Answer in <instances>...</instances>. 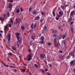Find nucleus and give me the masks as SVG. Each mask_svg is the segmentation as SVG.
Segmentation results:
<instances>
[{
    "label": "nucleus",
    "mask_w": 75,
    "mask_h": 75,
    "mask_svg": "<svg viewBox=\"0 0 75 75\" xmlns=\"http://www.w3.org/2000/svg\"><path fill=\"white\" fill-rule=\"evenodd\" d=\"M28 74L29 75H32V74H31V72H28Z\"/></svg>",
    "instance_id": "52"
},
{
    "label": "nucleus",
    "mask_w": 75,
    "mask_h": 75,
    "mask_svg": "<svg viewBox=\"0 0 75 75\" xmlns=\"http://www.w3.org/2000/svg\"><path fill=\"white\" fill-rule=\"evenodd\" d=\"M7 15L8 16H10V14L9 13V12H7L6 13Z\"/></svg>",
    "instance_id": "43"
},
{
    "label": "nucleus",
    "mask_w": 75,
    "mask_h": 75,
    "mask_svg": "<svg viewBox=\"0 0 75 75\" xmlns=\"http://www.w3.org/2000/svg\"><path fill=\"white\" fill-rule=\"evenodd\" d=\"M41 71L43 73H44V70H43V69H42Z\"/></svg>",
    "instance_id": "58"
},
{
    "label": "nucleus",
    "mask_w": 75,
    "mask_h": 75,
    "mask_svg": "<svg viewBox=\"0 0 75 75\" xmlns=\"http://www.w3.org/2000/svg\"><path fill=\"white\" fill-rule=\"evenodd\" d=\"M74 61H71L70 63V64L71 65H72V64H74Z\"/></svg>",
    "instance_id": "33"
},
{
    "label": "nucleus",
    "mask_w": 75,
    "mask_h": 75,
    "mask_svg": "<svg viewBox=\"0 0 75 75\" xmlns=\"http://www.w3.org/2000/svg\"><path fill=\"white\" fill-rule=\"evenodd\" d=\"M14 72H17V70L16 69H14Z\"/></svg>",
    "instance_id": "57"
},
{
    "label": "nucleus",
    "mask_w": 75,
    "mask_h": 75,
    "mask_svg": "<svg viewBox=\"0 0 75 75\" xmlns=\"http://www.w3.org/2000/svg\"><path fill=\"white\" fill-rule=\"evenodd\" d=\"M44 20L43 19H40V23H42V21Z\"/></svg>",
    "instance_id": "46"
},
{
    "label": "nucleus",
    "mask_w": 75,
    "mask_h": 75,
    "mask_svg": "<svg viewBox=\"0 0 75 75\" xmlns=\"http://www.w3.org/2000/svg\"><path fill=\"white\" fill-rule=\"evenodd\" d=\"M27 61H31V55H28V57H27Z\"/></svg>",
    "instance_id": "7"
},
{
    "label": "nucleus",
    "mask_w": 75,
    "mask_h": 75,
    "mask_svg": "<svg viewBox=\"0 0 75 75\" xmlns=\"http://www.w3.org/2000/svg\"><path fill=\"white\" fill-rule=\"evenodd\" d=\"M56 19L57 20H59V18H58L57 17H56Z\"/></svg>",
    "instance_id": "59"
},
{
    "label": "nucleus",
    "mask_w": 75,
    "mask_h": 75,
    "mask_svg": "<svg viewBox=\"0 0 75 75\" xmlns=\"http://www.w3.org/2000/svg\"><path fill=\"white\" fill-rule=\"evenodd\" d=\"M57 38H54V41L55 42L57 41Z\"/></svg>",
    "instance_id": "41"
},
{
    "label": "nucleus",
    "mask_w": 75,
    "mask_h": 75,
    "mask_svg": "<svg viewBox=\"0 0 75 75\" xmlns=\"http://www.w3.org/2000/svg\"><path fill=\"white\" fill-rule=\"evenodd\" d=\"M53 37H54V38H57V35L55 34L53 35Z\"/></svg>",
    "instance_id": "29"
},
{
    "label": "nucleus",
    "mask_w": 75,
    "mask_h": 75,
    "mask_svg": "<svg viewBox=\"0 0 75 75\" xmlns=\"http://www.w3.org/2000/svg\"><path fill=\"white\" fill-rule=\"evenodd\" d=\"M64 56L61 55H60L59 57V58L60 59H64Z\"/></svg>",
    "instance_id": "14"
},
{
    "label": "nucleus",
    "mask_w": 75,
    "mask_h": 75,
    "mask_svg": "<svg viewBox=\"0 0 75 75\" xmlns=\"http://www.w3.org/2000/svg\"><path fill=\"white\" fill-rule=\"evenodd\" d=\"M11 25H12L11 24H8V26L9 27H10V28H11Z\"/></svg>",
    "instance_id": "30"
},
{
    "label": "nucleus",
    "mask_w": 75,
    "mask_h": 75,
    "mask_svg": "<svg viewBox=\"0 0 75 75\" xmlns=\"http://www.w3.org/2000/svg\"><path fill=\"white\" fill-rule=\"evenodd\" d=\"M23 65H25V66H27V65L26 64H23Z\"/></svg>",
    "instance_id": "63"
},
{
    "label": "nucleus",
    "mask_w": 75,
    "mask_h": 75,
    "mask_svg": "<svg viewBox=\"0 0 75 75\" xmlns=\"http://www.w3.org/2000/svg\"><path fill=\"white\" fill-rule=\"evenodd\" d=\"M62 38V35L59 34V40H61Z\"/></svg>",
    "instance_id": "22"
},
{
    "label": "nucleus",
    "mask_w": 75,
    "mask_h": 75,
    "mask_svg": "<svg viewBox=\"0 0 75 75\" xmlns=\"http://www.w3.org/2000/svg\"><path fill=\"white\" fill-rule=\"evenodd\" d=\"M58 28L59 30H61V29H62V26H60Z\"/></svg>",
    "instance_id": "28"
},
{
    "label": "nucleus",
    "mask_w": 75,
    "mask_h": 75,
    "mask_svg": "<svg viewBox=\"0 0 75 75\" xmlns=\"http://www.w3.org/2000/svg\"><path fill=\"white\" fill-rule=\"evenodd\" d=\"M73 7L74 8H75V5H74L73 6Z\"/></svg>",
    "instance_id": "64"
},
{
    "label": "nucleus",
    "mask_w": 75,
    "mask_h": 75,
    "mask_svg": "<svg viewBox=\"0 0 75 75\" xmlns=\"http://www.w3.org/2000/svg\"><path fill=\"white\" fill-rule=\"evenodd\" d=\"M70 30L71 31V34H74V31L73 28H71Z\"/></svg>",
    "instance_id": "15"
},
{
    "label": "nucleus",
    "mask_w": 75,
    "mask_h": 75,
    "mask_svg": "<svg viewBox=\"0 0 75 75\" xmlns=\"http://www.w3.org/2000/svg\"><path fill=\"white\" fill-rule=\"evenodd\" d=\"M20 8L21 10V11H24L23 8Z\"/></svg>",
    "instance_id": "42"
},
{
    "label": "nucleus",
    "mask_w": 75,
    "mask_h": 75,
    "mask_svg": "<svg viewBox=\"0 0 75 75\" xmlns=\"http://www.w3.org/2000/svg\"><path fill=\"white\" fill-rule=\"evenodd\" d=\"M31 28H32V30H33V24H32L31 26Z\"/></svg>",
    "instance_id": "40"
},
{
    "label": "nucleus",
    "mask_w": 75,
    "mask_h": 75,
    "mask_svg": "<svg viewBox=\"0 0 75 75\" xmlns=\"http://www.w3.org/2000/svg\"><path fill=\"white\" fill-rule=\"evenodd\" d=\"M40 56L41 58H42V59L44 58V54H40Z\"/></svg>",
    "instance_id": "16"
},
{
    "label": "nucleus",
    "mask_w": 75,
    "mask_h": 75,
    "mask_svg": "<svg viewBox=\"0 0 75 75\" xmlns=\"http://www.w3.org/2000/svg\"><path fill=\"white\" fill-rule=\"evenodd\" d=\"M9 2L10 3H13V0H11L9 1Z\"/></svg>",
    "instance_id": "53"
},
{
    "label": "nucleus",
    "mask_w": 75,
    "mask_h": 75,
    "mask_svg": "<svg viewBox=\"0 0 75 75\" xmlns=\"http://www.w3.org/2000/svg\"><path fill=\"white\" fill-rule=\"evenodd\" d=\"M47 45H48V46H50L52 44L51 43H50V42H48Z\"/></svg>",
    "instance_id": "35"
},
{
    "label": "nucleus",
    "mask_w": 75,
    "mask_h": 75,
    "mask_svg": "<svg viewBox=\"0 0 75 75\" xmlns=\"http://www.w3.org/2000/svg\"><path fill=\"white\" fill-rule=\"evenodd\" d=\"M9 8H13V4L12 3H9Z\"/></svg>",
    "instance_id": "11"
},
{
    "label": "nucleus",
    "mask_w": 75,
    "mask_h": 75,
    "mask_svg": "<svg viewBox=\"0 0 75 75\" xmlns=\"http://www.w3.org/2000/svg\"><path fill=\"white\" fill-rule=\"evenodd\" d=\"M62 44H64V45H65V44H66V42L65 41V40H63L62 41Z\"/></svg>",
    "instance_id": "19"
},
{
    "label": "nucleus",
    "mask_w": 75,
    "mask_h": 75,
    "mask_svg": "<svg viewBox=\"0 0 75 75\" xmlns=\"http://www.w3.org/2000/svg\"><path fill=\"white\" fill-rule=\"evenodd\" d=\"M47 28V26H45V25L44 26V27L43 28V30H45V31H46Z\"/></svg>",
    "instance_id": "17"
},
{
    "label": "nucleus",
    "mask_w": 75,
    "mask_h": 75,
    "mask_svg": "<svg viewBox=\"0 0 75 75\" xmlns=\"http://www.w3.org/2000/svg\"><path fill=\"white\" fill-rule=\"evenodd\" d=\"M53 16L54 17H55V12H53Z\"/></svg>",
    "instance_id": "50"
},
{
    "label": "nucleus",
    "mask_w": 75,
    "mask_h": 75,
    "mask_svg": "<svg viewBox=\"0 0 75 75\" xmlns=\"http://www.w3.org/2000/svg\"><path fill=\"white\" fill-rule=\"evenodd\" d=\"M10 67H11V68H16V67H13V66H10Z\"/></svg>",
    "instance_id": "56"
},
{
    "label": "nucleus",
    "mask_w": 75,
    "mask_h": 75,
    "mask_svg": "<svg viewBox=\"0 0 75 75\" xmlns=\"http://www.w3.org/2000/svg\"><path fill=\"white\" fill-rule=\"evenodd\" d=\"M71 24H73V22L72 21L70 23Z\"/></svg>",
    "instance_id": "62"
},
{
    "label": "nucleus",
    "mask_w": 75,
    "mask_h": 75,
    "mask_svg": "<svg viewBox=\"0 0 75 75\" xmlns=\"http://www.w3.org/2000/svg\"><path fill=\"white\" fill-rule=\"evenodd\" d=\"M72 18H69L68 20V22H69V23H70V22H71V21H72Z\"/></svg>",
    "instance_id": "18"
},
{
    "label": "nucleus",
    "mask_w": 75,
    "mask_h": 75,
    "mask_svg": "<svg viewBox=\"0 0 75 75\" xmlns=\"http://www.w3.org/2000/svg\"><path fill=\"white\" fill-rule=\"evenodd\" d=\"M12 49H13V50H14V51H16V48H15L13 46H12Z\"/></svg>",
    "instance_id": "26"
},
{
    "label": "nucleus",
    "mask_w": 75,
    "mask_h": 75,
    "mask_svg": "<svg viewBox=\"0 0 75 75\" xmlns=\"http://www.w3.org/2000/svg\"><path fill=\"white\" fill-rule=\"evenodd\" d=\"M74 13H75V11H71L70 14V16H73V15L74 14Z\"/></svg>",
    "instance_id": "12"
},
{
    "label": "nucleus",
    "mask_w": 75,
    "mask_h": 75,
    "mask_svg": "<svg viewBox=\"0 0 75 75\" xmlns=\"http://www.w3.org/2000/svg\"><path fill=\"white\" fill-rule=\"evenodd\" d=\"M44 39H45L44 36H42L40 38V40L41 41H40L39 42V43L41 44H43L44 42Z\"/></svg>",
    "instance_id": "1"
},
{
    "label": "nucleus",
    "mask_w": 75,
    "mask_h": 75,
    "mask_svg": "<svg viewBox=\"0 0 75 75\" xmlns=\"http://www.w3.org/2000/svg\"><path fill=\"white\" fill-rule=\"evenodd\" d=\"M69 54L70 55H71V56H72L73 58L75 57V53L73 51L70 52Z\"/></svg>",
    "instance_id": "4"
},
{
    "label": "nucleus",
    "mask_w": 75,
    "mask_h": 75,
    "mask_svg": "<svg viewBox=\"0 0 75 75\" xmlns=\"http://www.w3.org/2000/svg\"><path fill=\"white\" fill-rule=\"evenodd\" d=\"M59 52L60 53H62V50H60L59 51Z\"/></svg>",
    "instance_id": "51"
},
{
    "label": "nucleus",
    "mask_w": 75,
    "mask_h": 75,
    "mask_svg": "<svg viewBox=\"0 0 75 75\" xmlns=\"http://www.w3.org/2000/svg\"><path fill=\"white\" fill-rule=\"evenodd\" d=\"M53 64H54V65H57V64L55 63V60L54 59H53Z\"/></svg>",
    "instance_id": "38"
},
{
    "label": "nucleus",
    "mask_w": 75,
    "mask_h": 75,
    "mask_svg": "<svg viewBox=\"0 0 75 75\" xmlns=\"http://www.w3.org/2000/svg\"><path fill=\"white\" fill-rule=\"evenodd\" d=\"M52 33L54 34H56V33H57L58 31L56 30H54L52 31Z\"/></svg>",
    "instance_id": "13"
},
{
    "label": "nucleus",
    "mask_w": 75,
    "mask_h": 75,
    "mask_svg": "<svg viewBox=\"0 0 75 75\" xmlns=\"http://www.w3.org/2000/svg\"><path fill=\"white\" fill-rule=\"evenodd\" d=\"M20 9H17L16 11V12L17 13H18H18H20Z\"/></svg>",
    "instance_id": "20"
},
{
    "label": "nucleus",
    "mask_w": 75,
    "mask_h": 75,
    "mask_svg": "<svg viewBox=\"0 0 75 75\" xmlns=\"http://www.w3.org/2000/svg\"><path fill=\"white\" fill-rule=\"evenodd\" d=\"M65 37H66V35H63L62 37V38L64 40L65 38Z\"/></svg>",
    "instance_id": "32"
},
{
    "label": "nucleus",
    "mask_w": 75,
    "mask_h": 75,
    "mask_svg": "<svg viewBox=\"0 0 75 75\" xmlns=\"http://www.w3.org/2000/svg\"><path fill=\"white\" fill-rule=\"evenodd\" d=\"M44 62L45 63L46 65H47V61L46 60H44Z\"/></svg>",
    "instance_id": "47"
},
{
    "label": "nucleus",
    "mask_w": 75,
    "mask_h": 75,
    "mask_svg": "<svg viewBox=\"0 0 75 75\" xmlns=\"http://www.w3.org/2000/svg\"><path fill=\"white\" fill-rule=\"evenodd\" d=\"M40 18V17L39 16H37L34 19V20H35V21H38V20H39Z\"/></svg>",
    "instance_id": "9"
},
{
    "label": "nucleus",
    "mask_w": 75,
    "mask_h": 75,
    "mask_svg": "<svg viewBox=\"0 0 75 75\" xmlns=\"http://www.w3.org/2000/svg\"><path fill=\"white\" fill-rule=\"evenodd\" d=\"M34 66L35 68H38V65L36 64H35Z\"/></svg>",
    "instance_id": "23"
},
{
    "label": "nucleus",
    "mask_w": 75,
    "mask_h": 75,
    "mask_svg": "<svg viewBox=\"0 0 75 75\" xmlns=\"http://www.w3.org/2000/svg\"><path fill=\"white\" fill-rule=\"evenodd\" d=\"M21 40H18V41H17V47H19L20 45L19 44H21Z\"/></svg>",
    "instance_id": "8"
},
{
    "label": "nucleus",
    "mask_w": 75,
    "mask_h": 75,
    "mask_svg": "<svg viewBox=\"0 0 75 75\" xmlns=\"http://www.w3.org/2000/svg\"><path fill=\"white\" fill-rule=\"evenodd\" d=\"M20 21L18 20V18H16L15 19V22L14 23V24H17L18 23V24H20Z\"/></svg>",
    "instance_id": "5"
},
{
    "label": "nucleus",
    "mask_w": 75,
    "mask_h": 75,
    "mask_svg": "<svg viewBox=\"0 0 75 75\" xmlns=\"http://www.w3.org/2000/svg\"><path fill=\"white\" fill-rule=\"evenodd\" d=\"M31 38L33 39V40H34V36H31Z\"/></svg>",
    "instance_id": "48"
},
{
    "label": "nucleus",
    "mask_w": 75,
    "mask_h": 75,
    "mask_svg": "<svg viewBox=\"0 0 75 75\" xmlns=\"http://www.w3.org/2000/svg\"><path fill=\"white\" fill-rule=\"evenodd\" d=\"M38 35H39V37H40L41 36V33H39L38 34Z\"/></svg>",
    "instance_id": "39"
},
{
    "label": "nucleus",
    "mask_w": 75,
    "mask_h": 75,
    "mask_svg": "<svg viewBox=\"0 0 75 75\" xmlns=\"http://www.w3.org/2000/svg\"><path fill=\"white\" fill-rule=\"evenodd\" d=\"M2 18H3L1 16V17H0V20L1 21V20H2Z\"/></svg>",
    "instance_id": "54"
},
{
    "label": "nucleus",
    "mask_w": 75,
    "mask_h": 75,
    "mask_svg": "<svg viewBox=\"0 0 75 75\" xmlns=\"http://www.w3.org/2000/svg\"><path fill=\"white\" fill-rule=\"evenodd\" d=\"M21 29L22 30H24V27L23 25L21 26Z\"/></svg>",
    "instance_id": "21"
},
{
    "label": "nucleus",
    "mask_w": 75,
    "mask_h": 75,
    "mask_svg": "<svg viewBox=\"0 0 75 75\" xmlns=\"http://www.w3.org/2000/svg\"><path fill=\"white\" fill-rule=\"evenodd\" d=\"M33 8L32 7H30L29 8V11H31V10H32Z\"/></svg>",
    "instance_id": "37"
},
{
    "label": "nucleus",
    "mask_w": 75,
    "mask_h": 75,
    "mask_svg": "<svg viewBox=\"0 0 75 75\" xmlns=\"http://www.w3.org/2000/svg\"><path fill=\"white\" fill-rule=\"evenodd\" d=\"M59 14H57V16L58 18H59L60 17H62L64 15V12L62 11H60L59 12Z\"/></svg>",
    "instance_id": "2"
},
{
    "label": "nucleus",
    "mask_w": 75,
    "mask_h": 75,
    "mask_svg": "<svg viewBox=\"0 0 75 75\" xmlns=\"http://www.w3.org/2000/svg\"><path fill=\"white\" fill-rule=\"evenodd\" d=\"M36 26H37V24L36 23H35V25L33 26L34 28H35V27H36Z\"/></svg>",
    "instance_id": "36"
},
{
    "label": "nucleus",
    "mask_w": 75,
    "mask_h": 75,
    "mask_svg": "<svg viewBox=\"0 0 75 75\" xmlns=\"http://www.w3.org/2000/svg\"><path fill=\"white\" fill-rule=\"evenodd\" d=\"M45 71H46V72H47V71H48V69H45Z\"/></svg>",
    "instance_id": "60"
},
{
    "label": "nucleus",
    "mask_w": 75,
    "mask_h": 75,
    "mask_svg": "<svg viewBox=\"0 0 75 75\" xmlns=\"http://www.w3.org/2000/svg\"><path fill=\"white\" fill-rule=\"evenodd\" d=\"M32 13L33 14L36 15V14H37V11L36 10H34L32 11Z\"/></svg>",
    "instance_id": "10"
},
{
    "label": "nucleus",
    "mask_w": 75,
    "mask_h": 75,
    "mask_svg": "<svg viewBox=\"0 0 75 75\" xmlns=\"http://www.w3.org/2000/svg\"><path fill=\"white\" fill-rule=\"evenodd\" d=\"M28 51L29 52H31V50L30 49H29L28 50Z\"/></svg>",
    "instance_id": "44"
},
{
    "label": "nucleus",
    "mask_w": 75,
    "mask_h": 75,
    "mask_svg": "<svg viewBox=\"0 0 75 75\" xmlns=\"http://www.w3.org/2000/svg\"><path fill=\"white\" fill-rule=\"evenodd\" d=\"M3 65H4V66H5V67H8V65H6V64H5L4 63H3Z\"/></svg>",
    "instance_id": "27"
},
{
    "label": "nucleus",
    "mask_w": 75,
    "mask_h": 75,
    "mask_svg": "<svg viewBox=\"0 0 75 75\" xmlns=\"http://www.w3.org/2000/svg\"><path fill=\"white\" fill-rule=\"evenodd\" d=\"M11 22L12 24H13V20L11 19Z\"/></svg>",
    "instance_id": "49"
},
{
    "label": "nucleus",
    "mask_w": 75,
    "mask_h": 75,
    "mask_svg": "<svg viewBox=\"0 0 75 75\" xmlns=\"http://www.w3.org/2000/svg\"><path fill=\"white\" fill-rule=\"evenodd\" d=\"M9 53H8V55H13V53H11V52H9Z\"/></svg>",
    "instance_id": "25"
},
{
    "label": "nucleus",
    "mask_w": 75,
    "mask_h": 75,
    "mask_svg": "<svg viewBox=\"0 0 75 75\" xmlns=\"http://www.w3.org/2000/svg\"><path fill=\"white\" fill-rule=\"evenodd\" d=\"M7 38H8V41H10V38H11V34L9 33L7 36Z\"/></svg>",
    "instance_id": "6"
},
{
    "label": "nucleus",
    "mask_w": 75,
    "mask_h": 75,
    "mask_svg": "<svg viewBox=\"0 0 75 75\" xmlns=\"http://www.w3.org/2000/svg\"><path fill=\"white\" fill-rule=\"evenodd\" d=\"M4 28L5 29H7V26H5L4 27Z\"/></svg>",
    "instance_id": "55"
},
{
    "label": "nucleus",
    "mask_w": 75,
    "mask_h": 75,
    "mask_svg": "<svg viewBox=\"0 0 75 75\" xmlns=\"http://www.w3.org/2000/svg\"><path fill=\"white\" fill-rule=\"evenodd\" d=\"M24 60H25V61H26V60H27V58H24Z\"/></svg>",
    "instance_id": "61"
},
{
    "label": "nucleus",
    "mask_w": 75,
    "mask_h": 75,
    "mask_svg": "<svg viewBox=\"0 0 75 75\" xmlns=\"http://www.w3.org/2000/svg\"><path fill=\"white\" fill-rule=\"evenodd\" d=\"M61 8H62V9H64V8H65V7H64V6H61Z\"/></svg>",
    "instance_id": "45"
},
{
    "label": "nucleus",
    "mask_w": 75,
    "mask_h": 75,
    "mask_svg": "<svg viewBox=\"0 0 75 75\" xmlns=\"http://www.w3.org/2000/svg\"><path fill=\"white\" fill-rule=\"evenodd\" d=\"M58 45H59V43H57L55 45V47H58Z\"/></svg>",
    "instance_id": "31"
},
{
    "label": "nucleus",
    "mask_w": 75,
    "mask_h": 75,
    "mask_svg": "<svg viewBox=\"0 0 75 75\" xmlns=\"http://www.w3.org/2000/svg\"><path fill=\"white\" fill-rule=\"evenodd\" d=\"M41 14L42 16H45V13H44L42 12H41Z\"/></svg>",
    "instance_id": "24"
},
{
    "label": "nucleus",
    "mask_w": 75,
    "mask_h": 75,
    "mask_svg": "<svg viewBox=\"0 0 75 75\" xmlns=\"http://www.w3.org/2000/svg\"><path fill=\"white\" fill-rule=\"evenodd\" d=\"M21 71H23V72H25V69H21Z\"/></svg>",
    "instance_id": "34"
},
{
    "label": "nucleus",
    "mask_w": 75,
    "mask_h": 75,
    "mask_svg": "<svg viewBox=\"0 0 75 75\" xmlns=\"http://www.w3.org/2000/svg\"><path fill=\"white\" fill-rule=\"evenodd\" d=\"M20 35V33H16V36L18 40H21V38L19 36Z\"/></svg>",
    "instance_id": "3"
}]
</instances>
